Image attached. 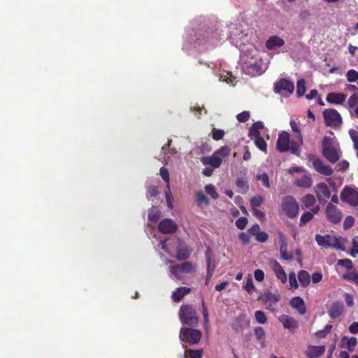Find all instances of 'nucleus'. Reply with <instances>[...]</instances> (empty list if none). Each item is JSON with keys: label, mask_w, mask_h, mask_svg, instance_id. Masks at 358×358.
Returning a JSON list of instances; mask_svg holds the SVG:
<instances>
[{"label": "nucleus", "mask_w": 358, "mask_h": 358, "mask_svg": "<svg viewBox=\"0 0 358 358\" xmlns=\"http://www.w3.org/2000/svg\"><path fill=\"white\" fill-rule=\"evenodd\" d=\"M251 140L254 141L255 145L256 147L264 152L265 154L267 153V143L264 138L261 136H249Z\"/></svg>", "instance_id": "obj_29"}, {"label": "nucleus", "mask_w": 358, "mask_h": 358, "mask_svg": "<svg viewBox=\"0 0 358 358\" xmlns=\"http://www.w3.org/2000/svg\"><path fill=\"white\" fill-rule=\"evenodd\" d=\"M205 190L206 192L212 197V199H217L219 197V194L213 185L210 184L206 185Z\"/></svg>", "instance_id": "obj_44"}, {"label": "nucleus", "mask_w": 358, "mask_h": 358, "mask_svg": "<svg viewBox=\"0 0 358 358\" xmlns=\"http://www.w3.org/2000/svg\"><path fill=\"white\" fill-rule=\"evenodd\" d=\"M224 131L222 129H213L212 131V137L215 141H219L223 138Z\"/></svg>", "instance_id": "obj_57"}, {"label": "nucleus", "mask_w": 358, "mask_h": 358, "mask_svg": "<svg viewBox=\"0 0 358 358\" xmlns=\"http://www.w3.org/2000/svg\"><path fill=\"white\" fill-rule=\"evenodd\" d=\"M285 329L294 330L299 327L298 322L287 315H282L278 318Z\"/></svg>", "instance_id": "obj_21"}, {"label": "nucleus", "mask_w": 358, "mask_h": 358, "mask_svg": "<svg viewBox=\"0 0 358 358\" xmlns=\"http://www.w3.org/2000/svg\"><path fill=\"white\" fill-rule=\"evenodd\" d=\"M320 210V206H317L313 208L311 211L305 212L300 218V224H305L308 222L312 220L313 215L318 213Z\"/></svg>", "instance_id": "obj_31"}, {"label": "nucleus", "mask_w": 358, "mask_h": 358, "mask_svg": "<svg viewBox=\"0 0 358 358\" xmlns=\"http://www.w3.org/2000/svg\"><path fill=\"white\" fill-rule=\"evenodd\" d=\"M231 149L228 146H222L213 152L210 157H204L201 159L203 165H210L216 169L219 168L223 160L230 154Z\"/></svg>", "instance_id": "obj_6"}, {"label": "nucleus", "mask_w": 358, "mask_h": 358, "mask_svg": "<svg viewBox=\"0 0 358 358\" xmlns=\"http://www.w3.org/2000/svg\"><path fill=\"white\" fill-rule=\"evenodd\" d=\"M315 241L317 243V244L320 246L325 247V248H335L338 249L343 250L341 246L340 245V243L338 241V239L333 236L327 234L324 236H322L320 234H317L315 236Z\"/></svg>", "instance_id": "obj_12"}, {"label": "nucleus", "mask_w": 358, "mask_h": 358, "mask_svg": "<svg viewBox=\"0 0 358 358\" xmlns=\"http://www.w3.org/2000/svg\"><path fill=\"white\" fill-rule=\"evenodd\" d=\"M290 306L296 309L301 315L305 314L306 308L305 306L304 301L300 296H295L289 301Z\"/></svg>", "instance_id": "obj_25"}, {"label": "nucleus", "mask_w": 358, "mask_h": 358, "mask_svg": "<svg viewBox=\"0 0 358 358\" xmlns=\"http://www.w3.org/2000/svg\"><path fill=\"white\" fill-rule=\"evenodd\" d=\"M346 99V95L343 93H329L327 96V101L332 104H342Z\"/></svg>", "instance_id": "obj_27"}, {"label": "nucleus", "mask_w": 358, "mask_h": 358, "mask_svg": "<svg viewBox=\"0 0 358 358\" xmlns=\"http://www.w3.org/2000/svg\"><path fill=\"white\" fill-rule=\"evenodd\" d=\"M346 77L349 82H355L358 80V72L354 69H350L347 72Z\"/></svg>", "instance_id": "obj_53"}, {"label": "nucleus", "mask_w": 358, "mask_h": 358, "mask_svg": "<svg viewBox=\"0 0 358 358\" xmlns=\"http://www.w3.org/2000/svg\"><path fill=\"white\" fill-rule=\"evenodd\" d=\"M256 178L258 180H261L263 182V185L265 187H270L269 179L266 173H258Z\"/></svg>", "instance_id": "obj_50"}, {"label": "nucleus", "mask_w": 358, "mask_h": 358, "mask_svg": "<svg viewBox=\"0 0 358 358\" xmlns=\"http://www.w3.org/2000/svg\"><path fill=\"white\" fill-rule=\"evenodd\" d=\"M341 198L351 206H358V189L346 187L341 192Z\"/></svg>", "instance_id": "obj_13"}, {"label": "nucleus", "mask_w": 358, "mask_h": 358, "mask_svg": "<svg viewBox=\"0 0 358 358\" xmlns=\"http://www.w3.org/2000/svg\"><path fill=\"white\" fill-rule=\"evenodd\" d=\"M201 306H202V314L203 316L204 326H205L206 329H207L208 327V324H209V317H208V310H207V308L206 306V304H205V302L203 300L202 301Z\"/></svg>", "instance_id": "obj_49"}, {"label": "nucleus", "mask_w": 358, "mask_h": 358, "mask_svg": "<svg viewBox=\"0 0 358 358\" xmlns=\"http://www.w3.org/2000/svg\"><path fill=\"white\" fill-rule=\"evenodd\" d=\"M285 44V41L279 36H273L270 37L266 43V46L268 50H273L275 48H279Z\"/></svg>", "instance_id": "obj_28"}, {"label": "nucleus", "mask_w": 358, "mask_h": 358, "mask_svg": "<svg viewBox=\"0 0 358 358\" xmlns=\"http://www.w3.org/2000/svg\"><path fill=\"white\" fill-rule=\"evenodd\" d=\"M297 277L301 286L303 287H307L310 282V276L305 270L300 271L298 273Z\"/></svg>", "instance_id": "obj_32"}, {"label": "nucleus", "mask_w": 358, "mask_h": 358, "mask_svg": "<svg viewBox=\"0 0 358 358\" xmlns=\"http://www.w3.org/2000/svg\"><path fill=\"white\" fill-rule=\"evenodd\" d=\"M326 213L328 220L334 224L340 222L341 220V212L336 206L332 203H329L327 206Z\"/></svg>", "instance_id": "obj_17"}, {"label": "nucleus", "mask_w": 358, "mask_h": 358, "mask_svg": "<svg viewBox=\"0 0 358 358\" xmlns=\"http://www.w3.org/2000/svg\"><path fill=\"white\" fill-rule=\"evenodd\" d=\"M159 173L162 179L166 182V187L170 186L169 173L168 170L164 167H162L159 170Z\"/></svg>", "instance_id": "obj_55"}, {"label": "nucleus", "mask_w": 358, "mask_h": 358, "mask_svg": "<svg viewBox=\"0 0 358 358\" xmlns=\"http://www.w3.org/2000/svg\"><path fill=\"white\" fill-rule=\"evenodd\" d=\"M250 113L248 111H243L237 115L236 118L240 122H245L250 118Z\"/></svg>", "instance_id": "obj_59"}, {"label": "nucleus", "mask_w": 358, "mask_h": 358, "mask_svg": "<svg viewBox=\"0 0 358 358\" xmlns=\"http://www.w3.org/2000/svg\"><path fill=\"white\" fill-rule=\"evenodd\" d=\"M322 154L329 162L336 163L341 156L339 144L331 137H324L322 141Z\"/></svg>", "instance_id": "obj_3"}, {"label": "nucleus", "mask_w": 358, "mask_h": 358, "mask_svg": "<svg viewBox=\"0 0 358 358\" xmlns=\"http://www.w3.org/2000/svg\"><path fill=\"white\" fill-rule=\"evenodd\" d=\"M349 134L353 141L354 148L358 150V132L352 129L349 130Z\"/></svg>", "instance_id": "obj_52"}, {"label": "nucleus", "mask_w": 358, "mask_h": 358, "mask_svg": "<svg viewBox=\"0 0 358 358\" xmlns=\"http://www.w3.org/2000/svg\"><path fill=\"white\" fill-rule=\"evenodd\" d=\"M201 331L196 329L195 327H182L180 330L179 338L182 343V347L186 348L187 345L184 343L197 344L201 341Z\"/></svg>", "instance_id": "obj_7"}, {"label": "nucleus", "mask_w": 358, "mask_h": 358, "mask_svg": "<svg viewBox=\"0 0 358 358\" xmlns=\"http://www.w3.org/2000/svg\"><path fill=\"white\" fill-rule=\"evenodd\" d=\"M202 350H189L185 355V358H201Z\"/></svg>", "instance_id": "obj_40"}, {"label": "nucleus", "mask_w": 358, "mask_h": 358, "mask_svg": "<svg viewBox=\"0 0 358 358\" xmlns=\"http://www.w3.org/2000/svg\"><path fill=\"white\" fill-rule=\"evenodd\" d=\"M294 90V83L287 79H281L275 83V91L281 94H291Z\"/></svg>", "instance_id": "obj_15"}, {"label": "nucleus", "mask_w": 358, "mask_h": 358, "mask_svg": "<svg viewBox=\"0 0 358 358\" xmlns=\"http://www.w3.org/2000/svg\"><path fill=\"white\" fill-rule=\"evenodd\" d=\"M332 329L331 324H327L323 330L318 331L315 333V336L318 338H322L330 332Z\"/></svg>", "instance_id": "obj_46"}, {"label": "nucleus", "mask_w": 358, "mask_h": 358, "mask_svg": "<svg viewBox=\"0 0 358 358\" xmlns=\"http://www.w3.org/2000/svg\"><path fill=\"white\" fill-rule=\"evenodd\" d=\"M302 205L303 208H310L315 205L316 199L312 194H306L301 199Z\"/></svg>", "instance_id": "obj_35"}, {"label": "nucleus", "mask_w": 358, "mask_h": 358, "mask_svg": "<svg viewBox=\"0 0 358 358\" xmlns=\"http://www.w3.org/2000/svg\"><path fill=\"white\" fill-rule=\"evenodd\" d=\"M280 299V296L279 294L265 292L260 294L258 299L264 303L266 309L274 312L275 310V305L278 303Z\"/></svg>", "instance_id": "obj_10"}, {"label": "nucleus", "mask_w": 358, "mask_h": 358, "mask_svg": "<svg viewBox=\"0 0 358 358\" xmlns=\"http://www.w3.org/2000/svg\"><path fill=\"white\" fill-rule=\"evenodd\" d=\"M244 289L247 291V292L250 294H252L255 290V287L253 284V280H252V278L251 277H249L248 279H247V281L245 282V285H244Z\"/></svg>", "instance_id": "obj_47"}, {"label": "nucleus", "mask_w": 358, "mask_h": 358, "mask_svg": "<svg viewBox=\"0 0 358 358\" xmlns=\"http://www.w3.org/2000/svg\"><path fill=\"white\" fill-rule=\"evenodd\" d=\"M315 169L322 175L329 176L333 173V169L327 164H325L320 159L314 155L309 157Z\"/></svg>", "instance_id": "obj_14"}, {"label": "nucleus", "mask_w": 358, "mask_h": 358, "mask_svg": "<svg viewBox=\"0 0 358 358\" xmlns=\"http://www.w3.org/2000/svg\"><path fill=\"white\" fill-rule=\"evenodd\" d=\"M323 117L327 126L333 128L338 127L342 124V117L335 109H326L323 112Z\"/></svg>", "instance_id": "obj_9"}, {"label": "nucleus", "mask_w": 358, "mask_h": 358, "mask_svg": "<svg viewBox=\"0 0 358 358\" xmlns=\"http://www.w3.org/2000/svg\"><path fill=\"white\" fill-rule=\"evenodd\" d=\"M357 344V339L355 337L343 336L341 341V348H347L350 352H353Z\"/></svg>", "instance_id": "obj_26"}, {"label": "nucleus", "mask_w": 358, "mask_h": 358, "mask_svg": "<svg viewBox=\"0 0 358 358\" xmlns=\"http://www.w3.org/2000/svg\"><path fill=\"white\" fill-rule=\"evenodd\" d=\"M167 190L165 192V196L167 201L168 206L170 209L173 208V204H172V194L171 192L170 186L166 187Z\"/></svg>", "instance_id": "obj_62"}, {"label": "nucleus", "mask_w": 358, "mask_h": 358, "mask_svg": "<svg viewBox=\"0 0 358 358\" xmlns=\"http://www.w3.org/2000/svg\"><path fill=\"white\" fill-rule=\"evenodd\" d=\"M358 104V94H352L348 100V106L350 109H355Z\"/></svg>", "instance_id": "obj_45"}, {"label": "nucleus", "mask_w": 358, "mask_h": 358, "mask_svg": "<svg viewBox=\"0 0 358 358\" xmlns=\"http://www.w3.org/2000/svg\"><path fill=\"white\" fill-rule=\"evenodd\" d=\"M299 145L290 143L289 134L287 131H282L278 134L276 143V149L282 152L290 150L292 153H296Z\"/></svg>", "instance_id": "obj_8"}, {"label": "nucleus", "mask_w": 358, "mask_h": 358, "mask_svg": "<svg viewBox=\"0 0 358 358\" xmlns=\"http://www.w3.org/2000/svg\"><path fill=\"white\" fill-rule=\"evenodd\" d=\"M343 304L341 302L333 303L329 310V316L333 319L339 317L343 313Z\"/></svg>", "instance_id": "obj_24"}, {"label": "nucleus", "mask_w": 358, "mask_h": 358, "mask_svg": "<svg viewBox=\"0 0 358 358\" xmlns=\"http://www.w3.org/2000/svg\"><path fill=\"white\" fill-rule=\"evenodd\" d=\"M196 272V264L191 262H185L172 266L169 268V277L177 280H183L186 275Z\"/></svg>", "instance_id": "obj_4"}, {"label": "nucleus", "mask_w": 358, "mask_h": 358, "mask_svg": "<svg viewBox=\"0 0 358 358\" xmlns=\"http://www.w3.org/2000/svg\"><path fill=\"white\" fill-rule=\"evenodd\" d=\"M294 184L300 187L309 188L313 185V180L308 176H303L296 178L294 180Z\"/></svg>", "instance_id": "obj_30"}, {"label": "nucleus", "mask_w": 358, "mask_h": 358, "mask_svg": "<svg viewBox=\"0 0 358 358\" xmlns=\"http://www.w3.org/2000/svg\"><path fill=\"white\" fill-rule=\"evenodd\" d=\"M279 242H280V251L287 250V242L285 236L282 232H278V234Z\"/></svg>", "instance_id": "obj_48"}, {"label": "nucleus", "mask_w": 358, "mask_h": 358, "mask_svg": "<svg viewBox=\"0 0 358 358\" xmlns=\"http://www.w3.org/2000/svg\"><path fill=\"white\" fill-rule=\"evenodd\" d=\"M159 230L162 234H173L178 229L177 224L171 219H164L159 224Z\"/></svg>", "instance_id": "obj_18"}, {"label": "nucleus", "mask_w": 358, "mask_h": 358, "mask_svg": "<svg viewBox=\"0 0 358 358\" xmlns=\"http://www.w3.org/2000/svg\"><path fill=\"white\" fill-rule=\"evenodd\" d=\"M305 83L306 82L304 79H301L297 82L296 94L298 96H302L304 95L306 90Z\"/></svg>", "instance_id": "obj_39"}, {"label": "nucleus", "mask_w": 358, "mask_h": 358, "mask_svg": "<svg viewBox=\"0 0 358 358\" xmlns=\"http://www.w3.org/2000/svg\"><path fill=\"white\" fill-rule=\"evenodd\" d=\"M324 351L325 346L324 345H309L307 348L306 355L308 358H318L319 357L324 354Z\"/></svg>", "instance_id": "obj_22"}, {"label": "nucleus", "mask_w": 358, "mask_h": 358, "mask_svg": "<svg viewBox=\"0 0 358 358\" xmlns=\"http://www.w3.org/2000/svg\"><path fill=\"white\" fill-rule=\"evenodd\" d=\"M196 196L197 203L199 206L203 204L208 206L209 204V199L206 196L204 195L202 192H198L196 194Z\"/></svg>", "instance_id": "obj_43"}, {"label": "nucleus", "mask_w": 358, "mask_h": 358, "mask_svg": "<svg viewBox=\"0 0 358 358\" xmlns=\"http://www.w3.org/2000/svg\"><path fill=\"white\" fill-rule=\"evenodd\" d=\"M206 256L207 259V273H208V277L212 278L216 265L214 262H212L211 257L208 253H206Z\"/></svg>", "instance_id": "obj_38"}, {"label": "nucleus", "mask_w": 358, "mask_h": 358, "mask_svg": "<svg viewBox=\"0 0 358 358\" xmlns=\"http://www.w3.org/2000/svg\"><path fill=\"white\" fill-rule=\"evenodd\" d=\"M160 210L157 207L152 206L149 210L148 220L150 221L156 222L160 217Z\"/></svg>", "instance_id": "obj_36"}, {"label": "nucleus", "mask_w": 358, "mask_h": 358, "mask_svg": "<svg viewBox=\"0 0 358 358\" xmlns=\"http://www.w3.org/2000/svg\"><path fill=\"white\" fill-rule=\"evenodd\" d=\"M271 264L277 278L280 280L282 283H285L287 282V277L280 264L276 260L271 261Z\"/></svg>", "instance_id": "obj_20"}, {"label": "nucleus", "mask_w": 358, "mask_h": 358, "mask_svg": "<svg viewBox=\"0 0 358 358\" xmlns=\"http://www.w3.org/2000/svg\"><path fill=\"white\" fill-rule=\"evenodd\" d=\"M191 292V289L187 287H180L175 289L171 294L172 300L176 302H180L185 296Z\"/></svg>", "instance_id": "obj_23"}, {"label": "nucleus", "mask_w": 358, "mask_h": 358, "mask_svg": "<svg viewBox=\"0 0 358 358\" xmlns=\"http://www.w3.org/2000/svg\"><path fill=\"white\" fill-rule=\"evenodd\" d=\"M355 219L352 216H348L343 222V227L345 229H348L354 224Z\"/></svg>", "instance_id": "obj_63"}, {"label": "nucleus", "mask_w": 358, "mask_h": 358, "mask_svg": "<svg viewBox=\"0 0 358 358\" xmlns=\"http://www.w3.org/2000/svg\"><path fill=\"white\" fill-rule=\"evenodd\" d=\"M315 192L320 203L325 202L331 196V192L324 182L317 184L314 187Z\"/></svg>", "instance_id": "obj_16"}, {"label": "nucleus", "mask_w": 358, "mask_h": 358, "mask_svg": "<svg viewBox=\"0 0 358 358\" xmlns=\"http://www.w3.org/2000/svg\"><path fill=\"white\" fill-rule=\"evenodd\" d=\"M179 318L182 324L190 327H196L199 317L196 310L190 305H182L179 310Z\"/></svg>", "instance_id": "obj_5"}, {"label": "nucleus", "mask_w": 358, "mask_h": 358, "mask_svg": "<svg viewBox=\"0 0 358 358\" xmlns=\"http://www.w3.org/2000/svg\"><path fill=\"white\" fill-rule=\"evenodd\" d=\"M248 223V220L245 217H239L235 222L236 226L239 229H243Z\"/></svg>", "instance_id": "obj_58"}, {"label": "nucleus", "mask_w": 358, "mask_h": 358, "mask_svg": "<svg viewBox=\"0 0 358 358\" xmlns=\"http://www.w3.org/2000/svg\"><path fill=\"white\" fill-rule=\"evenodd\" d=\"M352 246L353 249L350 252V255L355 257L356 255L358 254V236H355L352 238Z\"/></svg>", "instance_id": "obj_60"}, {"label": "nucleus", "mask_w": 358, "mask_h": 358, "mask_svg": "<svg viewBox=\"0 0 358 358\" xmlns=\"http://www.w3.org/2000/svg\"><path fill=\"white\" fill-rule=\"evenodd\" d=\"M264 129V124L262 122H257L255 123H254L250 131H249V134L248 136H259L261 135L260 134V130L263 129Z\"/></svg>", "instance_id": "obj_34"}, {"label": "nucleus", "mask_w": 358, "mask_h": 358, "mask_svg": "<svg viewBox=\"0 0 358 358\" xmlns=\"http://www.w3.org/2000/svg\"><path fill=\"white\" fill-rule=\"evenodd\" d=\"M268 238V234L266 232L261 231L257 234L255 238L259 242L264 243L267 241Z\"/></svg>", "instance_id": "obj_64"}, {"label": "nucleus", "mask_w": 358, "mask_h": 358, "mask_svg": "<svg viewBox=\"0 0 358 358\" xmlns=\"http://www.w3.org/2000/svg\"><path fill=\"white\" fill-rule=\"evenodd\" d=\"M343 278L358 285V272L351 271L343 275Z\"/></svg>", "instance_id": "obj_41"}, {"label": "nucleus", "mask_w": 358, "mask_h": 358, "mask_svg": "<svg viewBox=\"0 0 358 358\" xmlns=\"http://www.w3.org/2000/svg\"><path fill=\"white\" fill-rule=\"evenodd\" d=\"M248 34V30L239 26L230 31L229 38L233 44L238 45V42Z\"/></svg>", "instance_id": "obj_19"}, {"label": "nucleus", "mask_w": 358, "mask_h": 358, "mask_svg": "<svg viewBox=\"0 0 358 358\" xmlns=\"http://www.w3.org/2000/svg\"><path fill=\"white\" fill-rule=\"evenodd\" d=\"M289 283L291 287L297 289L299 284L296 280V276L294 272H291L289 274Z\"/></svg>", "instance_id": "obj_54"}, {"label": "nucleus", "mask_w": 358, "mask_h": 358, "mask_svg": "<svg viewBox=\"0 0 358 358\" xmlns=\"http://www.w3.org/2000/svg\"><path fill=\"white\" fill-rule=\"evenodd\" d=\"M291 129L294 133H295V137L299 141V144L302 145L303 144V138L301 129L299 128V126L298 125L297 122L294 120H291L289 122Z\"/></svg>", "instance_id": "obj_33"}, {"label": "nucleus", "mask_w": 358, "mask_h": 358, "mask_svg": "<svg viewBox=\"0 0 358 358\" xmlns=\"http://www.w3.org/2000/svg\"><path fill=\"white\" fill-rule=\"evenodd\" d=\"M255 317L259 324H265L267 321V317L264 312L262 310H257L255 313Z\"/></svg>", "instance_id": "obj_42"}, {"label": "nucleus", "mask_w": 358, "mask_h": 358, "mask_svg": "<svg viewBox=\"0 0 358 358\" xmlns=\"http://www.w3.org/2000/svg\"><path fill=\"white\" fill-rule=\"evenodd\" d=\"M338 265L344 266L348 269H351L352 268V262L349 259H339L338 261Z\"/></svg>", "instance_id": "obj_61"}, {"label": "nucleus", "mask_w": 358, "mask_h": 358, "mask_svg": "<svg viewBox=\"0 0 358 358\" xmlns=\"http://www.w3.org/2000/svg\"><path fill=\"white\" fill-rule=\"evenodd\" d=\"M236 185L241 193H245L248 189V181L245 178H238L236 180Z\"/></svg>", "instance_id": "obj_37"}, {"label": "nucleus", "mask_w": 358, "mask_h": 358, "mask_svg": "<svg viewBox=\"0 0 358 358\" xmlns=\"http://www.w3.org/2000/svg\"><path fill=\"white\" fill-rule=\"evenodd\" d=\"M250 203H251V206H252V209L257 208L258 207H259L262 204V203H263V198H262V196H259V195L256 196H254L251 199Z\"/></svg>", "instance_id": "obj_51"}, {"label": "nucleus", "mask_w": 358, "mask_h": 358, "mask_svg": "<svg viewBox=\"0 0 358 358\" xmlns=\"http://www.w3.org/2000/svg\"><path fill=\"white\" fill-rule=\"evenodd\" d=\"M174 247L175 250L172 248V246L169 247L166 241H161L158 245L159 249L163 250L171 255L176 252V257L180 261L188 259L192 252V250L179 239L176 241Z\"/></svg>", "instance_id": "obj_2"}, {"label": "nucleus", "mask_w": 358, "mask_h": 358, "mask_svg": "<svg viewBox=\"0 0 358 358\" xmlns=\"http://www.w3.org/2000/svg\"><path fill=\"white\" fill-rule=\"evenodd\" d=\"M241 60L243 71L250 76H259L266 69L256 50L243 52L241 55Z\"/></svg>", "instance_id": "obj_1"}, {"label": "nucleus", "mask_w": 358, "mask_h": 358, "mask_svg": "<svg viewBox=\"0 0 358 358\" xmlns=\"http://www.w3.org/2000/svg\"><path fill=\"white\" fill-rule=\"evenodd\" d=\"M299 204L291 196L285 197L282 201V210L289 217H295L299 213Z\"/></svg>", "instance_id": "obj_11"}, {"label": "nucleus", "mask_w": 358, "mask_h": 358, "mask_svg": "<svg viewBox=\"0 0 358 358\" xmlns=\"http://www.w3.org/2000/svg\"><path fill=\"white\" fill-rule=\"evenodd\" d=\"M255 335L257 340L260 341L264 339L265 336V331L262 327H257L254 329Z\"/></svg>", "instance_id": "obj_56"}]
</instances>
